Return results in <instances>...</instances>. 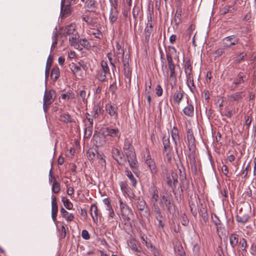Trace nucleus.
I'll list each match as a JSON object with an SVG mask.
<instances>
[{
  "mask_svg": "<svg viewBox=\"0 0 256 256\" xmlns=\"http://www.w3.org/2000/svg\"><path fill=\"white\" fill-rule=\"evenodd\" d=\"M114 56L115 57L114 62L116 64H118V68H120V64L122 62L124 67V74L127 78L130 76L131 72L129 67L130 54H126L124 56V53L114 52Z\"/></svg>",
  "mask_w": 256,
  "mask_h": 256,
  "instance_id": "nucleus-1",
  "label": "nucleus"
},
{
  "mask_svg": "<svg viewBox=\"0 0 256 256\" xmlns=\"http://www.w3.org/2000/svg\"><path fill=\"white\" fill-rule=\"evenodd\" d=\"M162 199L160 202V206H166L168 212L170 214L172 206H174L173 199L170 194L166 192L160 195Z\"/></svg>",
  "mask_w": 256,
  "mask_h": 256,
  "instance_id": "nucleus-2",
  "label": "nucleus"
},
{
  "mask_svg": "<svg viewBox=\"0 0 256 256\" xmlns=\"http://www.w3.org/2000/svg\"><path fill=\"white\" fill-rule=\"evenodd\" d=\"M118 202L123 220L130 225V216L133 215L132 211L126 204L124 203L121 198H119Z\"/></svg>",
  "mask_w": 256,
  "mask_h": 256,
  "instance_id": "nucleus-3",
  "label": "nucleus"
},
{
  "mask_svg": "<svg viewBox=\"0 0 256 256\" xmlns=\"http://www.w3.org/2000/svg\"><path fill=\"white\" fill-rule=\"evenodd\" d=\"M172 140L174 144L176 150L178 152L179 149L182 150V138L179 130L176 126H174L170 130Z\"/></svg>",
  "mask_w": 256,
  "mask_h": 256,
  "instance_id": "nucleus-4",
  "label": "nucleus"
},
{
  "mask_svg": "<svg viewBox=\"0 0 256 256\" xmlns=\"http://www.w3.org/2000/svg\"><path fill=\"white\" fill-rule=\"evenodd\" d=\"M136 206L138 210L142 212V214L143 216L148 218L150 216V210L146 202L142 198L138 197L136 199Z\"/></svg>",
  "mask_w": 256,
  "mask_h": 256,
  "instance_id": "nucleus-5",
  "label": "nucleus"
},
{
  "mask_svg": "<svg viewBox=\"0 0 256 256\" xmlns=\"http://www.w3.org/2000/svg\"><path fill=\"white\" fill-rule=\"evenodd\" d=\"M238 42L239 38L235 35L226 36L222 40L223 44L225 48H230L238 44Z\"/></svg>",
  "mask_w": 256,
  "mask_h": 256,
  "instance_id": "nucleus-6",
  "label": "nucleus"
},
{
  "mask_svg": "<svg viewBox=\"0 0 256 256\" xmlns=\"http://www.w3.org/2000/svg\"><path fill=\"white\" fill-rule=\"evenodd\" d=\"M56 97V92L53 90H48L46 89L44 96L43 102H46L49 104H52Z\"/></svg>",
  "mask_w": 256,
  "mask_h": 256,
  "instance_id": "nucleus-7",
  "label": "nucleus"
},
{
  "mask_svg": "<svg viewBox=\"0 0 256 256\" xmlns=\"http://www.w3.org/2000/svg\"><path fill=\"white\" fill-rule=\"evenodd\" d=\"M106 112L114 119H117L118 118V108L116 106L112 105L110 104H108L106 105Z\"/></svg>",
  "mask_w": 256,
  "mask_h": 256,
  "instance_id": "nucleus-8",
  "label": "nucleus"
},
{
  "mask_svg": "<svg viewBox=\"0 0 256 256\" xmlns=\"http://www.w3.org/2000/svg\"><path fill=\"white\" fill-rule=\"evenodd\" d=\"M58 206L56 198L54 195L52 196V218L54 222H56Z\"/></svg>",
  "mask_w": 256,
  "mask_h": 256,
  "instance_id": "nucleus-9",
  "label": "nucleus"
},
{
  "mask_svg": "<svg viewBox=\"0 0 256 256\" xmlns=\"http://www.w3.org/2000/svg\"><path fill=\"white\" fill-rule=\"evenodd\" d=\"M60 214L67 222H70L74 218V216L73 214L68 212L65 208L62 207L60 209Z\"/></svg>",
  "mask_w": 256,
  "mask_h": 256,
  "instance_id": "nucleus-10",
  "label": "nucleus"
},
{
  "mask_svg": "<svg viewBox=\"0 0 256 256\" xmlns=\"http://www.w3.org/2000/svg\"><path fill=\"white\" fill-rule=\"evenodd\" d=\"M104 133H106V136L114 138L120 137V133L118 128H112L108 127L105 128L104 129Z\"/></svg>",
  "mask_w": 256,
  "mask_h": 256,
  "instance_id": "nucleus-11",
  "label": "nucleus"
},
{
  "mask_svg": "<svg viewBox=\"0 0 256 256\" xmlns=\"http://www.w3.org/2000/svg\"><path fill=\"white\" fill-rule=\"evenodd\" d=\"M184 72L188 80L190 82L192 81V66L190 60H187L184 64Z\"/></svg>",
  "mask_w": 256,
  "mask_h": 256,
  "instance_id": "nucleus-12",
  "label": "nucleus"
},
{
  "mask_svg": "<svg viewBox=\"0 0 256 256\" xmlns=\"http://www.w3.org/2000/svg\"><path fill=\"white\" fill-rule=\"evenodd\" d=\"M186 137L188 148H196V140L192 129H188L187 130Z\"/></svg>",
  "mask_w": 256,
  "mask_h": 256,
  "instance_id": "nucleus-13",
  "label": "nucleus"
},
{
  "mask_svg": "<svg viewBox=\"0 0 256 256\" xmlns=\"http://www.w3.org/2000/svg\"><path fill=\"white\" fill-rule=\"evenodd\" d=\"M61 32L64 31L66 35H74L76 33H78L76 31V25L74 23H72L70 24L64 28H62L60 30Z\"/></svg>",
  "mask_w": 256,
  "mask_h": 256,
  "instance_id": "nucleus-14",
  "label": "nucleus"
},
{
  "mask_svg": "<svg viewBox=\"0 0 256 256\" xmlns=\"http://www.w3.org/2000/svg\"><path fill=\"white\" fill-rule=\"evenodd\" d=\"M118 17V7H111L109 14L110 22L113 24L117 20Z\"/></svg>",
  "mask_w": 256,
  "mask_h": 256,
  "instance_id": "nucleus-15",
  "label": "nucleus"
},
{
  "mask_svg": "<svg viewBox=\"0 0 256 256\" xmlns=\"http://www.w3.org/2000/svg\"><path fill=\"white\" fill-rule=\"evenodd\" d=\"M184 92L181 90H176L172 96L174 102L179 105L184 98Z\"/></svg>",
  "mask_w": 256,
  "mask_h": 256,
  "instance_id": "nucleus-16",
  "label": "nucleus"
},
{
  "mask_svg": "<svg viewBox=\"0 0 256 256\" xmlns=\"http://www.w3.org/2000/svg\"><path fill=\"white\" fill-rule=\"evenodd\" d=\"M90 214L94 223L98 222V217L100 216V214L98 212L97 206L95 204H92L90 208Z\"/></svg>",
  "mask_w": 256,
  "mask_h": 256,
  "instance_id": "nucleus-17",
  "label": "nucleus"
},
{
  "mask_svg": "<svg viewBox=\"0 0 256 256\" xmlns=\"http://www.w3.org/2000/svg\"><path fill=\"white\" fill-rule=\"evenodd\" d=\"M94 144L96 146H102L106 144V137L104 136H94Z\"/></svg>",
  "mask_w": 256,
  "mask_h": 256,
  "instance_id": "nucleus-18",
  "label": "nucleus"
},
{
  "mask_svg": "<svg viewBox=\"0 0 256 256\" xmlns=\"http://www.w3.org/2000/svg\"><path fill=\"white\" fill-rule=\"evenodd\" d=\"M212 218L213 222L216 227V230L218 232H221L224 230V227L222 226L221 221L220 220L216 214H214L212 215Z\"/></svg>",
  "mask_w": 256,
  "mask_h": 256,
  "instance_id": "nucleus-19",
  "label": "nucleus"
},
{
  "mask_svg": "<svg viewBox=\"0 0 256 256\" xmlns=\"http://www.w3.org/2000/svg\"><path fill=\"white\" fill-rule=\"evenodd\" d=\"M168 70L166 72V74L167 76H168L169 72H170V77L172 80H174V83L176 82V78L175 72L176 66H167Z\"/></svg>",
  "mask_w": 256,
  "mask_h": 256,
  "instance_id": "nucleus-20",
  "label": "nucleus"
},
{
  "mask_svg": "<svg viewBox=\"0 0 256 256\" xmlns=\"http://www.w3.org/2000/svg\"><path fill=\"white\" fill-rule=\"evenodd\" d=\"M78 37V33H76L69 38L70 44L76 49H78L80 48Z\"/></svg>",
  "mask_w": 256,
  "mask_h": 256,
  "instance_id": "nucleus-21",
  "label": "nucleus"
},
{
  "mask_svg": "<svg viewBox=\"0 0 256 256\" xmlns=\"http://www.w3.org/2000/svg\"><path fill=\"white\" fill-rule=\"evenodd\" d=\"M88 160H94L95 158H100L104 160L102 155L100 154L96 150H90L87 152Z\"/></svg>",
  "mask_w": 256,
  "mask_h": 256,
  "instance_id": "nucleus-22",
  "label": "nucleus"
},
{
  "mask_svg": "<svg viewBox=\"0 0 256 256\" xmlns=\"http://www.w3.org/2000/svg\"><path fill=\"white\" fill-rule=\"evenodd\" d=\"M244 96L242 92H236L228 96V100L230 102L238 101Z\"/></svg>",
  "mask_w": 256,
  "mask_h": 256,
  "instance_id": "nucleus-23",
  "label": "nucleus"
},
{
  "mask_svg": "<svg viewBox=\"0 0 256 256\" xmlns=\"http://www.w3.org/2000/svg\"><path fill=\"white\" fill-rule=\"evenodd\" d=\"M162 143L165 152H170L172 150V147L170 145V136H164L162 138Z\"/></svg>",
  "mask_w": 256,
  "mask_h": 256,
  "instance_id": "nucleus-24",
  "label": "nucleus"
},
{
  "mask_svg": "<svg viewBox=\"0 0 256 256\" xmlns=\"http://www.w3.org/2000/svg\"><path fill=\"white\" fill-rule=\"evenodd\" d=\"M150 202L152 204H158V201L159 198L158 192L156 188L152 189L151 191Z\"/></svg>",
  "mask_w": 256,
  "mask_h": 256,
  "instance_id": "nucleus-25",
  "label": "nucleus"
},
{
  "mask_svg": "<svg viewBox=\"0 0 256 256\" xmlns=\"http://www.w3.org/2000/svg\"><path fill=\"white\" fill-rule=\"evenodd\" d=\"M70 70L76 76H82V71L80 66L72 62L70 65Z\"/></svg>",
  "mask_w": 256,
  "mask_h": 256,
  "instance_id": "nucleus-26",
  "label": "nucleus"
},
{
  "mask_svg": "<svg viewBox=\"0 0 256 256\" xmlns=\"http://www.w3.org/2000/svg\"><path fill=\"white\" fill-rule=\"evenodd\" d=\"M184 114L188 116L192 117L194 116V108L191 104H189L188 102V106H186L183 110Z\"/></svg>",
  "mask_w": 256,
  "mask_h": 256,
  "instance_id": "nucleus-27",
  "label": "nucleus"
},
{
  "mask_svg": "<svg viewBox=\"0 0 256 256\" xmlns=\"http://www.w3.org/2000/svg\"><path fill=\"white\" fill-rule=\"evenodd\" d=\"M229 240L232 248H234L238 243V235L236 234H230L229 236Z\"/></svg>",
  "mask_w": 256,
  "mask_h": 256,
  "instance_id": "nucleus-28",
  "label": "nucleus"
},
{
  "mask_svg": "<svg viewBox=\"0 0 256 256\" xmlns=\"http://www.w3.org/2000/svg\"><path fill=\"white\" fill-rule=\"evenodd\" d=\"M154 22L147 23L144 30L145 38L146 40H149L150 34L152 32Z\"/></svg>",
  "mask_w": 256,
  "mask_h": 256,
  "instance_id": "nucleus-29",
  "label": "nucleus"
},
{
  "mask_svg": "<svg viewBox=\"0 0 256 256\" xmlns=\"http://www.w3.org/2000/svg\"><path fill=\"white\" fill-rule=\"evenodd\" d=\"M60 120L66 123H70L72 122V118L68 114L66 113H62L60 115Z\"/></svg>",
  "mask_w": 256,
  "mask_h": 256,
  "instance_id": "nucleus-30",
  "label": "nucleus"
},
{
  "mask_svg": "<svg viewBox=\"0 0 256 256\" xmlns=\"http://www.w3.org/2000/svg\"><path fill=\"white\" fill-rule=\"evenodd\" d=\"M250 217L248 214L237 215L236 217V220L240 223L244 224L248 222Z\"/></svg>",
  "mask_w": 256,
  "mask_h": 256,
  "instance_id": "nucleus-31",
  "label": "nucleus"
},
{
  "mask_svg": "<svg viewBox=\"0 0 256 256\" xmlns=\"http://www.w3.org/2000/svg\"><path fill=\"white\" fill-rule=\"evenodd\" d=\"M86 7L89 11H94L97 8V4L94 0H88L86 2Z\"/></svg>",
  "mask_w": 256,
  "mask_h": 256,
  "instance_id": "nucleus-32",
  "label": "nucleus"
},
{
  "mask_svg": "<svg viewBox=\"0 0 256 256\" xmlns=\"http://www.w3.org/2000/svg\"><path fill=\"white\" fill-rule=\"evenodd\" d=\"M128 246L134 252H140L138 248L137 242L135 239L132 238L128 242Z\"/></svg>",
  "mask_w": 256,
  "mask_h": 256,
  "instance_id": "nucleus-33",
  "label": "nucleus"
},
{
  "mask_svg": "<svg viewBox=\"0 0 256 256\" xmlns=\"http://www.w3.org/2000/svg\"><path fill=\"white\" fill-rule=\"evenodd\" d=\"M187 154L189 160H195L197 158L196 148H188V152Z\"/></svg>",
  "mask_w": 256,
  "mask_h": 256,
  "instance_id": "nucleus-34",
  "label": "nucleus"
},
{
  "mask_svg": "<svg viewBox=\"0 0 256 256\" xmlns=\"http://www.w3.org/2000/svg\"><path fill=\"white\" fill-rule=\"evenodd\" d=\"M112 156L114 160H118L122 158L123 154L117 148H114L112 150Z\"/></svg>",
  "mask_w": 256,
  "mask_h": 256,
  "instance_id": "nucleus-35",
  "label": "nucleus"
},
{
  "mask_svg": "<svg viewBox=\"0 0 256 256\" xmlns=\"http://www.w3.org/2000/svg\"><path fill=\"white\" fill-rule=\"evenodd\" d=\"M124 154L127 158V160H134L136 154L134 149L124 150Z\"/></svg>",
  "mask_w": 256,
  "mask_h": 256,
  "instance_id": "nucleus-36",
  "label": "nucleus"
},
{
  "mask_svg": "<svg viewBox=\"0 0 256 256\" xmlns=\"http://www.w3.org/2000/svg\"><path fill=\"white\" fill-rule=\"evenodd\" d=\"M60 70L58 66L54 68L51 72V78L54 81H56L60 76Z\"/></svg>",
  "mask_w": 256,
  "mask_h": 256,
  "instance_id": "nucleus-37",
  "label": "nucleus"
},
{
  "mask_svg": "<svg viewBox=\"0 0 256 256\" xmlns=\"http://www.w3.org/2000/svg\"><path fill=\"white\" fill-rule=\"evenodd\" d=\"M62 201L63 202L64 207L66 209L69 210L72 209L73 204L66 197H62Z\"/></svg>",
  "mask_w": 256,
  "mask_h": 256,
  "instance_id": "nucleus-38",
  "label": "nucleus"
},
{
  "mask_svg": "<svg viewBox=\"0 0 256 256\" xmlns=\"http://www.w3.org/2000/svg\"><path fill=\"white\" fill-rule=\"evenodd\" d=\"M60 184L54 178V180L53 184L52 185V192L55 193V194H58L60 192Z\"/></svg>",
  "mask_w": 256,
  "mask_h": 256,
  "instance_id": "nucleus-39",
  "label": "nucleus"
},
{
  "mask_svg": "<svg viewBox=\"0 0 256 256\" xmlns=\"http://www.w3.org/2000/svg\"><path fill=\"white\" fill-rule=\"evenodd\" d=\"M126 172L127 176L129 180L131 182L132 186H136L137 184V181L134 178L132 173L129 170L128 168H126Z\"/></svg>",
  "mask_w": 256,
  "mask_h": 256,
  "instance_id": "nucleus-40",
  "label": "nucleus"
},
{
  "mask_svg": "<svg viewBox=\"0 0 256 256\" xmlns=\"http://www.w3.org/2000/svg\"><path fill=\"white\" fill-rule=\"evenodd\" d=\"M182 5L181 4H176L177 8L175 14V20H178L179 22H180L181 20L182 14Z\"/></svg>",
  "mask_w": 256,
  "mask_h": 256,
  "instance_id": "nucleus-41",
  "label": "nucleus"
},
{
  "mask_svg": "<svg viewBox=\"0 0 256 256\" xmlns=\"http://www.w3.org/2000/svg\"><path fill=\"white\" fill-rule=\"evenodd\" d=\"M132 141L131 139L126 138L124 140V150H132L134 149L132 145Z\"/></svg>",
  "mask_w": 256,
  "mask_h": 256,
  "instance_id": "nucleus-42",
  "label": "nucleus"
},
{
  "mask_svg": "<svg viewBox=\"0 0 256 256\" xmlns=\"http://www.w3.org/2000/svg\"><path fill=\"white\" fill-rule=\"evenodd\" d=\"M237 10V8L234 5L226 6L224 8V14L228 12L232 13Z\"/></svg>",
  "mask_w": 256,
  "mask_h": 256,
  "instance_id": "nucleus-43",
  "label": "nucleus"
},
{
  "mask_svg": "<svg viewBox=\"0 0 256 256\" xmlns=\"http://www.w3.org/2000/svg\"><path fill=\"white\" fill-rule=\"evenodd\" d=\"M155 218L158 222V227L163 228L164 226V216L162 214L154 216Z\"/></svg>",
  "mask_w": 256,
  "mask_h": 256,
  "instance_id": "nucleus-44",
  "label": "nucleus"
},
{
  "mask_svg": "<svg viewBox=\"0 0 256 256\" xmlns=\"http://www.w3.org/2000/svg\"><path fill=\"white\" fill-rule=\"evenodd\" d=\"M74 94L71 90H69L66 93L62 94L61 95V98L64 100H68L74 98Z\"/></svg>",
  "mask_w": 256,
  "mask_h": 256,
  "instance_id": "nucleus-45",
  "label": "nucleus"
},
{
  "mask_svg": "<svg viewBox=\"0 0 256 256\" xmlns=\"http://www.w3.org/2000/svg\"><path fill=\"white\" fill-rule=\"evenodd\" d=\"M147 166L152 173H156V166L154 161H146Z\"/></svg>",
  "mask_w": 256,
  "mask_h": 256,
  "instance_id": "nucleus-46",
  "label": "nucleus"
},
{
  "mask_svg": "<svg viewBox=\"0 0 256 256\" xmlns=\"http://www.w3.org/2000/svg\"><path fill=\"white\" fill-rule=\"evenodd\" d=\"M175 252L179 256H186V253L182 246L179 245L174 248Z\"/></svg>",
  "mask_w": 256,
  "mask_h": 256,
  "instance_id": "nucleus-47",
  "label": "nucleus"
},
{
  "mask_svg": "<svg viewBox=\"0 0 256 256\" xmlns=\"http://www.w3.org/2000/svg\"><path fill=\"white\" fill-rule=\"evenodd\" d=\"M78 96L79 98H81L82 99L84 104H86L87 102L86 93L84 90H80L78 94Z\"/></svg>",
  "mask_w": 256,
  "mask_h": 256,
  "instance_id": "nucleus-48",
  "label": "nucleus"
},
{
  "mask_svg": "<svg viewBox=\"0 0 256 256\" xmlns=\"http://www.w3.org/2000/svg\"><path fill=\"white\" fill-rule=\"evenodd\" d=\"M128 162L132 171L136 174L138 166V161H128Z\"/></svg>",
  "mask_w": 256,
  "mask_h": 256,
  "instance_id": "nucleus-49",
  "label": "nucleus"
},
{
  "mask_svg": "<svg viewBox=\"0 0 256 256\" xmlns=\"http://www.w3.org/2000/svg\"><path fill=\"white\" fill-rule=\"evenodd\" d=\"M80 44L86 49L90 46L89 42L85 38L79 40V44Z\"/></svg>",
  "mask_w": 256,
  "mask_h": 256,
  "instance_id": "nucleus-50",
  "label": "nucleus"
},
{
  "mask_svg": "<svg viewBox=\"0 0 256 256\" xmlns=\"http://www.w3.org/2000/svg\"><path fill=\"white\" fill-rule=\"evenodd\" d=\"M101 66L102 70H100V72H104L105 74L109 73L110 69L106 62L102 61L101 62Z\"/></svg>",
  "mask_w": 256,
  "mask_h": 256,
  "instance_id": "nucleus-51",
  "label": "nucleus"
},
{
  "mask_svg": "<svg viewBox=\"0 0 256 256\" xmlns=\"http://www.w3.org/2000/svg\"><path fill=\"white\" fill-rule=\"evenodd\" d=\"M244 82V80L243 79V75L240 73L238 75V78L232 82V84L236 86H234L235 88L238 85Z\"/></svg>",
  "mask_w": 256,
  "mask_h": 256,
  "instance_id": "nucleus-52",
  "label": "nucleus"
},
{
  "mask_svg": "<svg viewBox=\"0 0 256 256\" xmlns=\"http://www.w3.org/2000/svg\"><path fill=\"white\" fill-rule=\"evenodd\" d=\"M154 216L161 214V210L158 204H152Z\"/></svg>",
  "mask_w": 256,
  "mask_h": 256,
  "instance_id": "nucleus-53",
  "label": "nucleus"
},
{
  "mask_svg": "<svg viewBox=\"0 0 256 256\" xmlns=\"http://www.w3.org/2000/svg\"><path fill=\"white\" fill-rule=\"evenodd\" d=\"M92 132V125H88L85 128L84 136H90Z\"/></svg>",
  "mask_w": 256,
  "mask_h": 256,
  "instance_id": "nucleus-54",
  "label": "nucleus"
},
{
  "mask_svg": "<svg viewBox=\"0 0 256 256\" xmlns=\"http://www.w3.org/2000/svg\"><path fill=\"white\" fill-rule=\"evenodd\" d=\"M90 34L94 35V37L100 39L102 37V34L101 32L97 29L92 30Z\"/></svg>",
  "mask_w": 256,
  "mask_h": 256,
  "instance_id": "nucleus-55",
  "label": "nucleus"
},
{
  "mask_svg": "<svg viewBox=\"0 0 256 256\" xmlns=\"http://www.w3.org/2000/svg\"><path fill=\"white\" fill-rule=\"evenodd\" d=\"M240 246L241 247L242 250H246V248L248 246L246 240L245 238H242L240 240L239 242Z\"/></svg>",
  "mask_w": 256,
  "mask_h": 256,
  "instance_id": "nucleus-56",
  "label": "nucleus"
},
{
  "mask_svg": "<svg viewBox=\"0 0 256 256\" xmlns=\"http://www.w3.org/2000/svg\"><path fill=\"white\" fill-rule=\"evenodd\" d=\"M176 52V49L172 46H168V51L166 52V54H168L172 56L175 54Z\"/></svg>",
  "mask_w": 256,
  "mask_h": 256,
  "instance_id": "nucleus-57",
  "label": "nucleus"
},
{
  "mask_svg": "<svg viewBox=\"0 0 256 256\" xmlns=\"http://www.w3.org/2000/svg\"><path fill=\"white\" fill-rule=\"evenodd\" d=\"M107 56L108 58V59L110 62V64L112 66V70H116V62H114V60H113L112 58V54L111 53H108Z\"/></svg>",
  "mask_w": 256,
  "mask_h": 256,
  "instance_id": "nucleus-58",
  "label": "nucleus"
},
{
  "mask_svg": "<svg viewBox=\"0 0 256 256\" xmlns=\"http://www.w3.org/2000/svg\"><path fill=\"white\" fill-rule=\"evenodd\" d=\"M180 222L184 226H187L188 224V219L184 214L181 216Z\"/></svg>",
  "mask_w": 256,
  "mask_h": 256,
  "instance_id": "nucleus-59",
  "label": "nucleus"
},
{
  "mask_svg": "<svg viewBox=\"0 0 256 256\" xmlns=\"http://www.w3.org/2000/svg\"><path fill=\"white\" fill-rule=\"evenodd\" d=\"M97 78L99 80L104 82L106 78V74L102 72L99 71L98 72Z\"/></svg>",
  "mask_w": 256,
  "mask_h": 256,
  "instance_id": "nucleus-60",
  "label": "nucleus"
},
{
  "mask_svg": "<svg viewBox=\"0 0 256 256\" xmlns=\"http://www.w3.org/2000/svg\"><path fill=\"white\" fill-rule=\"evenodd\" d=\"M74 152H75L74 148H70V150H68L66 152V156L68 158H72V156L74 154Z\"/></svg>",
  "mask_w": 256,
  "mask_h": 256,
  "instance_id": "nucleus-61",
  "label": "nucleus"
},
{
  "mask_svg": "<svg viewBox=\"0 0 256 256\" xmlns=\"http://www.w3.org/2000/svg\"><path fill=\"white\" fill-rule=\"evenodd\" d=\"M100 112V109L98 106H94V111L92 112V117L96 118L98 116V114Z\"/></svg>",
  "mask_w": 256,
  "mask_h": 256,
  "instance_id": "nucleus-62",
  "label": "nucleus"
},
{
  "mask_svg": "<svg viewBox=\"0 0 256 256\" xmlns=\"http://www.w3.org/2000/svg\"><path fill=\"white\" fill-rule=\"evenodd\" d=\"M141 238L142 240V244H145L148 248H152V244L150 240L147 238L145 239L144 237H142Z\"/></svg>",
  "mask_w": 256,
  "mask_h": 256,
  "instance_id": "nucleus-63",
  "label": "nucleus"
},
{
  "mask_svg": "<svg viewBox=\"0 0 256 256\" xmlns=\"http://www.w3.org/2000/svg\"><path fill=\"white\" fill-rule=\"evenodd\" d=\"M156 92L158 96H160L162 94L163 90L160 84H158L156 88Z\"/></svg>",
  "mask_w": 256,
  "mask_h": 256,
  "instance_id": "nucleus-64",
  "label": "nucleus"
}]
</instances>
